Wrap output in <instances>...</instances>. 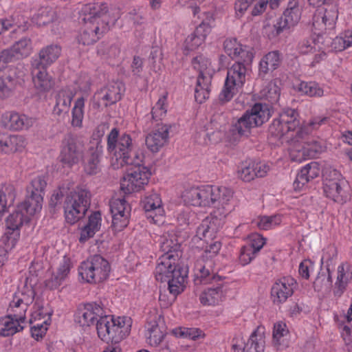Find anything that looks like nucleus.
<instances>
[{
    "label": "nucleus",
    "mask_w": 352,
    "mask_h": 352,
    "mask_svg": "<svg viewBox=\"0 0 352 352\" xmlns=\"http://www.w3.org/2000/svg\"><path fill=\"white\" fill-rule=\"evenodd\" d=\"M218 124L214 122L213 120L206 127V135L208 138V140L212 142H217L221 140L222 137V131Z\"/></svg>",
    "instance_id": "nucleus-57"
},
{
    "label": "nucleus",
    "mask_w": 352,
    "mask_h": 352,
    "mask_svg": "<svg viewBox=\"0 0 352 352\" xmlns=\"http://www.w3.org/2000/svg\"><path fill=\"white\" fill-rule=\"evenodd\" d=\"M61 54V47L58 45H50L42 48L38 53V58L32 61V65L41 68L47 67L54 63Z\"/></svg>",
    "instance_id": "nucleus-23"
},
{
    "label": "nucleus",
    "mask_w": 352,
    "mask_h": 352,
    "mask_svg": "<svg viewBox=\"0 0 352 352\" xmlns=\"http://www.w3.org/2000/svg\"><path fill=\"white\" fill-rule=\"evenodd\" d=\"M142 157H137L127 168L121 183L120 189L124 194H131L141 190L148 184L151 173L142 164Z\"/></svg>",
    "instance_id": "nucleus-10"
},
{
    "label": "nucleus",
    "mask_w": 352,
    "mask_h": 352,
    "mask_svg": "<svg viewBox=\"0 0 352 352\" xmlns=\"http://www.w3.org/2000/svg\"><path fill=\"white\" fill-rule=\"evenodd\" d=\"M32 74L35 87L40 91L50 90L54 85V81L47 74L46 68L43 69L36 65H32Z\"/></svg>",
    "instance_id": "nucleus-30"
},
{
    "label": "nucleus",
    "mask_w": 352,
    "mask_h": 352,
    "mask_svg": "<svg viewBox=\"0 0 352 352\" xmlns=\"http://www.w3.org/2000/svg\"><path fill=\"white\" fill-rule=\"evenodd\" d=\"M238 175L244 182H250L254 179L256 173L254 170V163H242L238 168Z\"/></svg>",
    "instance_id": "nucleus-52"
},
{
    "label": "nucleus",
    "mask_w": 352,
    "mask_h": 352,
    "mask_svg": "<svg viewBox=\"0 0 352 352\" xmlns=\"http://www.w3.org/2000/svg\"><path fill=\"white\" fill-rule=\"evenodd\" d=\"M201 206H211L214 209L197 227L196 236L200 239L212 240L223 227L226 216L232 210L230 204L232 192L226 187L206 186L202 187Z\"/></svg>",
    "instance_id": "nucleus-3"
},
{
    "label": "nucleus",
    "mask_w": 352,
    "mask_h": 352,
    "mask_svg": "<svg viewBox=\"0 0 352 352\" xmlns=\"http://www.w3.org/2000/svg\"><path fill=\"white\" fill-rule=\"evenodd\" d=\"M293 27V24L291 23L283 15L278 18L276 23L274 24V28L276 32V35L277 36L287 30H289Z\"/></svg>",
    "instance_id": "nucleus-63"
},
{
    "label": "nucleus",
    "mask_w": 352,
    "mask_h": 352,
    "mask_svg": "<svg viewBox=\"0 0 352 352\" xmlns=\"http://www.w3.org/2000/svg\"><path fill=\"white\" fill-rule=\"evenodd\" d=\"M263 95L272 104L278 102L280 96V90L278 86L275 84H269L263 90Z\"/></svg>",
    "instance_id": "nucleus-56"
},
{
    "label": "nucleus",
    "mask_w": 352,
    "mask_h": 352,
    "mask_svg": "<svg viewBox=\"0 0 352 352\" xmlns=\"http://www.w3.org/2000/svg\"><path fill=\"white\" fill-rule=\"evenodd\" d=\"M224 292L223 285L218 284L214 287H210L205 289L199 296V300L204 305H215L223 300Z\"/></svg>",
    "instance_id": "nucleus-33"
},
{
    "label": "nucleus",
    "mask_w": 352,
    "mask_h": 352,
    "mask_svg": "<svg viewBox=\"0 0 352 352\" xmlns=\"http://www.w3.org/2000/svg\"><path fill=\"white\" fill-rule=\"evenodd\" d=\"M71 268V261L69 258L64 256L59 265L56 272L52 273L51 276L45 280V287L54 290L59 288L63 281L67 277Z\"/></svg>",
    "instance_id": "nucleus-22"
},
{
    "label": "nucleus",
    "mask_w": 352,
    "mask_h": 352,
    "mask_svg": "<svg viewBox=\"0 0 352 352\" xmlns=\"http://www.w3.org/2000/svg\"><path fill=\"white\" fill-rule=\"evenodd\" d=\"M91 204V192L82 188L77 187L69 191L65 199L63 209L65 220L71 225L83 218Z\"/></svg>",
    "instance_id": "nucleus-8"
},
{
    "label": "nucleus",
    "mask_w": 352,
    "mask_h": 352,
    "mask_svg": "<svg viewBox=\"0 0 352 352\" xmlns=\"http://www.w3.org/2000/svg\"><path fill=\"white\" fill-rule=\"evenodd\" d=\"M239 88L241 87L233 85L226 79L223 88L219 96V100L222 102H227L230 101L237 93Z\"/></svg>",
    "instance_id": "nucleus-51"
},
{
    "label": "nucleus",
    "mask_w": 352,
    "mask_h": 352,
    "mask_svg": "<svg viewBox=\"0 0 352 352\" xmlns=\"http://www.w3.org/2000/svg\"><path fill=\"white\" fill-rule=\"evenodd\" d=\"M110 210L112 214L113 230L115 232L122 230L129 223V206L124 198L115 199L110 204Z\"/></svg>",
    "instance_id": "nucleus-15"
},
{
    "label": "nucleus",
    "mask_w": 352,
    "mask_h": 352,
    "mask_svg": "<svg viewBox=\"0 0 352 352\" xmlns=\"http://www.w3.org/2000/svg\"><path fill=\"white\" fill-rule=\"evenodd\" d=\"M192 65L199 72L195 89V98L198 103L201 104L209 98L210 93L212 78L208 70L210 62L203 55H199L192 59Z\"/></svg>",
    "instance_id": "nucleus-12"
},
{
    "label": "nucleus",
    "mask_w": 352,
    "mask_h": 352,
    "mask_svg": "<svg viewBox=\"0 0 352 352\" xmlns=\"http://www.w3.org/2000/svg\"><path fill=\"white\" fill-rule=\"evenodd\" d=\"M309 130L300 128L296 133L294 137H288L287 142L292 148L290 157L292 161L300 162L307 158L315 157L323 151V147L316 140L309 137Z\"/></svg>",
    "instance_id": "nucleus-6"
},
{
    "label": "nucleus",
    "mask_w": 352,
    "mask_h": 352,
    "mask_svg": "<svg viewBox=\"0 0 352 352\" xmlns=\"http://www.w3.org/2000/svg\"><path fill=\"white\" fill-rule=\"evenodd\" d=\"M271 116L270 106L267 104L256 103L247 110L236 122L232 126L233 134L239 137H248L251 129L261 126Z\"/></svg>",
    "instance_id": "nucleus-7"
},
{
    "label": "nucleus",
    "mask_w": 352,
    "mask_h": 352,
    "mask_svg": "<svg viewBox=\"0 0 352 352\" xmlns=\"http://www.w3.org/2000/svg\"><path fill=\"white\" fill-rule=\"evenodd\" d=\"M131 318L104 315L96 323L98 337L104 342L120 343L130 331Z\"/></svg>",
    "instance_id": "nucleus-5"
},
{
    "label": "nucleus",
    "mask_w": 352,
    "mask_h": 352,
    "mask_svg": "<svg viewBox=\"0 0 352 352\" xmlns=\"http://www.w3.org/2000/svg\"><path fill=\"white\" fill-rule=\"evenodd\" d=\"M69 189V184H63L54 190L49 202L50 212L55 213L62 208H63V199L65 200L67 197Z\"/></svg>",
    "instance_id": "nucleus-35"
},
{
    "label": "nucleus",
    "mask_w": 352,
    "mask_h": 352,
    "mask_svg": "<svg viewBox=\"0 0 352 352\" xmlns=\"http://www.w3.org/2000/svg\"><path fill=\"white\" fill-rule=\"evenodd\" d=\"M342 183L329 182L323 183V190L326 197L338 203L343 202Z\"/></svg>",
    "instance_id": "nucleus-41"
},
{
    "label": "nucleus",
    "mask_w": 352,
    "mask_h": 352,
    "mask_svg": "<svg viewBox=\"0 0 352 352\" xmlns=\"http://www.w3.org/2000/svg\"><path fill=\"white\" fill-rule=\"evenodd\" d=\"M296 280L290 277H283L277 280L271 289V296L275 304H280L287 300L294 293Z\"/></svg>",
    "instance_id": "nucleus-17"
},
{
    "label": "nucleus",
    "mask_w": 352,
    "mask_h": 352,
    "mask_svg": "<svg viewBox=\"0 0 352 352\" xmlns=\"http://www.w3.org/2000/svg\"><path fill=\"white\" fill-rule=\"evenodd\" d=\"M2 123L6 128L13 131L28 129L33 125L32 118L16 112H8L2 116Z\"/></svg>",
    "instance_id": "nucleus-20"
},
{
    "label": "nucleus",
    "mask_w": 352,
    "mask_h": 352,
    "mask_svg": "<svg viewBox=\"0 0 352 352\" xmlns=\"http://www.w3.org/2000/svg\"><path fill=\"white\" fill-rule=\"evenodd\" d=\"M164 327H160L155 322L148 329V343L151 346H157L164 339L166 332Z\"/></svg>",
    "instance_id": "nucleus-45"
},
{
    "label": "nucleus",
    "mask_w": 352,
    "mask_h": 352,
    "mask_svg": "<svg viewBox=\"0 0 352 352\" xmlns=\"http://www.w3.org/2000/svg\"><path fill=\"white\" fill-rule=\"evenodd\" d=\"M122 87L123 85L121 82H111L102 88L98 92V95L104 102V104L107 107L115 104L121 99Z\"/></svg>",
    "instance_id": "nucleus-29"
},
{
    "label": "nucleus",
    "mask_w": 352,
    "mask_h": 352,
    "mask_svg": "<svg viewBox=\"0 0 352 352\" xmlns=\"http://www.w3.org/2000/svg\"><path fill=\"white\" fill-rule=\"evenodd\" d=\"M323 183L329 182H344L342 175L336 169L331 167L325 168L323 171Z\"/></svg>",
    "instance_id": "nucleus-60"
},
{
    "label": "nucleus",
    "mask_w": 352,
    "mask_h": 352,
    "mask_svg": "<svg viewBox=\"0 0 352 352\" xmlns=\"http://www.w3.org/2000/svg\"><path fill=\"white\" fill-rule=\"evenodd\" d=\"M91 204V192L82 188L77 187L69 191L65 199L63 209L65 220L71 225L83 218Z\"/></svg>",
    "instance_id": "nucleus-9"
},
{
    "label": "nucleus",
    "mask_w": 352,
    "mask_h": 352,
    "mask_svg": "<svg viewBox=\"0 0 352 352\" xmlns=\"http://www.w3.org/2000/svg\"><path fill=\"white\" fill-rule=\"evenodd\" d=\"M105 313L103 308L96 302L85 304L78 309L75 315V320L81 327H89L104 317Z\"/></svg>",
    "instance_id": "nucleus-16"
},
{
    "label": "nucleus",
    "mask_w": 352,
    "mask_h": 352,
    "mask_svg": "<svg viewBox=\"0 0 352 352\" xmlns=\"http://www.w3.org/2000/svg\"><path fill=\"white\" fill-rule=\"evenodd\" d=\"M96 257V254L83 261L78 268L79 276L89 283H94L91 275L94 274L95 269Z\"/></svg>",
    "instance_id": "nucleus-44"
},
{
    "label": "nucleus",
    "mask_w": 352,
    "mask_h": 352,
    "mask_svg": "<svg viewBox=\"0 0 352 352\" xmlns=\"http://www.w3.org/2000/svg\"><path fill=\"white\" fill-rule=\"evenodd\" d=\"M210 32V27L208 23H201L195 30L188 36L184 42V49L192 51L198 48L204 41L206 36Z\"/></svg>",
    "instance_id": "nucleus-27"
},
{
    "label": "nucleus",
    "mask_w": 352,
    "mask_h": 352,
    "mask_svg": "<svg viewBox=\"0 0 352 352\" xmlns=\"http://www.w3.org/2000/svg\"><path fill=\"white\" fill-rule=\"evenodd\" d=\"M202 187H192L185 190L182 195L184 202L194 206H201Z\"/></svg>",
    "instance_id": "nucleus-46"
},
{
    "label": "nucleus",
    "mask_w": 352,
    "mask_h": 352,
    "mask_svg": "<svg viewBox=\"0 0 352 352\" xmlns=\"http://www.w3.org/2000/svg\"><path fill=\"white\" fill-rule=\"evenodd\" d=\"M320 174V168L318 162H312L303 168L296 175L294 182L295 190H300L310 180L318 177Z\"/></svg>",
    "instance_id": "nucleus-28"
},
{
    "label": "nucleus",
    "mask_w": 352,
    "mask_h": 352,
    "mask_svg": "<svg viewBox=\"0 0 352 352\" xmlns=\"http://www.w3.org/2000/svg\"><path fill=\"white\" fill-rule=\"evenodd\" d=\"M84 153V145L73 135L67 134L62 141L60 162L71 167L78 163Z\"/></svg>",
    "instance_id": "nucleus-13"
},
{
    "label": "nucleus",
    "mask_w": 352,
    "mask_h": 352,
    "mask_svg": "<svg viewBox=\"0 0 352 352\" xmlns=\"http://www.w3.org/2000/svg\"><path fill=\"white\" fill-rule=\"evenodd\" d=\"M19 59L20 58L14 52L12 47L3 50L0 54V71L6 67L7 63Z\"/></svg>",
    "instance_id": "nucleus-58"
},
{
    "label": "nucleus",
    "mask_w": 352,
    "mask_h": 352,
    "mask_svg": "<svg viewBox=\"0 0 352 352\" xmlns=\"http://www.w3.org/2000/svg\"><path fill=\"white\" fill-rule=\"evenodd\" d=\"M166 99V96L160 98L155 105L152 108L151 114L153 119L160 120L162 117L166 114V109L164 107Z\"/></svg>",
    "instance_id": "nucleus-62"
},
{
    "label": "nucleus",
    "mask_w": 352,
    "mask_h": 352,
    "mask_svg": "<svg viewBox=\"0 0 352 352\" xmlns=\"http://www.w3.org/2000/svg\"><path fill=\"white\" fill-rule=\"evenodd\" d=\"M23 329V327L10 315L0 320V335L2 336H13Z\"/></svg>",
    "instance_id": "nucleus-39"
},
{
    "label": "nucleus",
    "mask_w": 352,
    "mask_h": 352,
    "mask_svg": "<svg viewBox=\"0 0 352 352\" xmlns=\"http://www.w3.org/2000/svg\"><path fill=\"white\" fill-rule=\"evenodd\" d=\"M352 278V272L345 270L344 265L338 267V276L333 294L336 296H341L345 291L347 284Z\"/></svg>",
    "instance_id": "nucleus-38"
},
{
    "label": "nucleus",
    "mask_w": 352,
    "mask_h": 352,
    "mask_svg": "<svg viewBox=\"0 0 352 352\" xmlns=\"http://www.w3.org/2000/svg\"><path fill=\"white\" fill-rule=\"evenodd\" d=\"M225 52L232 58H239L247 64H250L253 59V54L247 46H243L234 38H227L223 43Z\"/></svg>",
    "instance_id": "nucleus-19"
},
{
    "label": "nucleus",
    "mask_w": 352,
    "mask_h": 352,
    "mask_svg": "<svg viewBox=\"0 0 352 352\" xmlns=\"http://www.w3.org/2000/svg\"><path fill=\"white\" fill-rule=\"evenodd\" d=\"M110 265L109 262L100 255L96 254L95 269L91 275L94 280V283H100L106 280L110 272Z\"/></svg>",
    "instance_id": "nucleus-36"
},
{
    "label": "nucleus",
    "mask_w": 352,
    "mask_h": 352,
    "mask_svg": "<svg viewBox=\"0 0 352 352\" xmlns=\"http://www.w3.org/2000/svg\"><path fill=\"white\" fill-rule=\"evenodd\" d=\"M297 50L301 54L314 53L316 50L314 39L311 38L302 39L298 44Z\"/></svg>",
    "instance_id": "nucleus-59"
},
{
    "label": "nucleus",
    "mask_w": 352,
    "mask_h": 352,
    "mask_svg": "<svg viewBox=\"0 0 352 352\" xmlns=\"http://www.w3.org/2000/svg\"><path fill=\"white\" fill-rule=\"evenodd\" d=\"M298 90L311 97L323 95V89L315 82H301L298 85Z\"/></svg>",
    "instance_id": "nucleus-49"
},
{
    "label": "nucleus",
    "mask_w": 352,
    "mask_h": 352,
    "mask_svg": "<svg viewBox=\"0 0 352 352\" xmlns=\"http://www.w3.org/2000/svg\"><path fill=\"white\" fill-rule=\"evenodd\" d=\"M12 47L19 58L26 57L31 52V40L28 38H23L15 42Z\"/></svg>",
    "instance_id": "nucleus-50"
},
{
    "label": "nucleus",
    "mask_w": 352,
    "mask_h": 352,
    "mask_svg": "<svg viewBox=\"0 0 352 352\" xmlns=\"http://www.w3.org/2000/svg\"><path fill=\"white\" fill-rule=\"evenodd\" d=\"M74 94L70 88L65 87L59 90L56 95V104L53 114L58 117L67 115L69 111Z\"/></svg>",
    "instance_id": "nucleus-24"
},
{
    "label": "nucleus",
    "mask_w": 352,
    "mask_h": 352,
    "mask_svg": "<svg viewBox=\"0 0 352 352\" xmlns=\"http://www.w3.org/2000/svg\"><path fill=\"white\" fill-rule=\"evenodd\" d=\"M141 206L145 211L146 217L151 218L155 222L157 221L155 217L162 215L164 212L162 208V200L157 193L145 196L141 201Z\"/></svg>",
    "instance_id": "nucleus-26"
},
{
    "label": "nucleus",
    "mask_w": 352,
    "mask_h": 352,
    "mask_svg": "<svg viewBox=\"0 0 352 352\" xmlns=\"http://www.w3.org/2000/svg\"><path fill=\"white\" fill-rule=\"evenodd\" d=\"M107 150L115 157L116 162H112L114 168L131 164L137 157H142L135 152L130 135H120L117 128L112 129L107 136Z\"/></svg>",
    "instance_id": "nucleus-4"
},
{
    "label": "nucleus",
    "mask_w": 352,
    "mask_h": 352,
    "mask_svg": "<svg viewBox=\"0 0 352 352\" xmlns=\"http://www.w3.org/2000/svg\"><path fill=\"white\" fill-rule=\"evenodd\" d=\"M325 5L324 12L321 17L322 21L325 26L332 27L338 17V1L330 0Z\"/></svg>",
    "instance_id": "nucleus-42"
},
{
    "label": "nucleus",
    "mask_w": 352,
    "mask_h": 352,
    "mask_svg": "<svg viewBox=\"0 0 352 352\" xmlns=\"http://www.w3.org/2000/svg\"><path fill=\"white\" fill-rule=\"evenodd\" d=\"M170 128V126L167 124L158 126L146 136V145L151 152H158L168 142Z\"/></svg>",
    "instance_id": "nucleus-18"
},
{
    "label": "nucleus",
    "mask_w": 352,
    "mask_h": 352,
    "mask_svg": "<svg viewBox=\"0 0 352 352\" xmlns=\"http://www.w3.org/2000/svg\"><path fill=\"white\" fill-rule=\"evenodd\" d=\"M282 63L279 51H272L265 55L259 63L258 76L264 78L266 74L278 69Z\"/></svg>",
    "instance_id": "nucleus-25"
},
{
    "label": "nucleus",
    "mask_w": 352,
    "mask_h": 352,
    "mask_svg": "<svg viewBox=\"0 0 352 352\" xmlns=\"http://www.w3.org/2000/svg\"><path fill=\"white\" fill-rule=\"evenodd\" d=\"M36 19L40 25H47L54 21V12L50 8H42L38 10Z\"/></svg>",
    "instance_id": "nucleus-53"
},
{
    "label": "nucleus",
    "mask_w": 352,
    "mask_h": 352,
    "mask_svg": "<svg viewBox=\"0 0 352 352\" xmlns=\"http://www.w3.org/2000/svg\"><path fill=\"white\" fill-rule=\"evenodd\" d=\"M298 113L294 109H284L279 113L277 118L273 120L268 128V133L277 140L285 138L287 142L288 137H294L293 133L300 129Z\"/></svg>",
    "instance_id": "nucleus-11"
},
{
    "label": "nucleus",
    "mask_w": 352,
    "mask_h": 352,
    "mask_svg": "<svg viewBox=\"0 0 352 352\" xmlns=\"http://www.w3.org/2000/svg\"><path fill=\"white\" fill-rule=\"evenodd\" d=\"M289 333L285 323L278 322L275 323L273 329V341L275 344H280L279 340Z\"/></svg>",
    "instance_id": "nucleus-61"
},
{
    "label": "nucleus",
    "mask_w": 352,
    "mask_h": 352,
    "mask_svg": "<svg viewBox=\"0 0 352 352\" xmlns=\"http://www.w3.org/2000/svg\"><path fill=\"white\" fill-rule=\"evenodd\" d=\"M35 293L32 288H27L25 292H21L16 294L13 300L10 303L11 311L19 309L20 307L23 310H27L29 304H30L34 297Z\"/></svg>",
    "instance_id": "nucleus-37"
},
{
    "label": "nucleus",
    "mask_w": 352,
    "mask_h": 352,
    "mask_svg": "<svg viewBox=\"0 0 352 352\" xmlns=\"http://www.w3.org/2000/svg\"><path fill=\"white\" fill-rule=\"evenodd\" d=\"M83 21L109 29V15L107 3L97 2L86 4L82 8Z\"/></svg>",
    "instance_id": "nucleus-14"
},
{
    "label": "nucleus",
    "mask_w": 352,
    "mask_h": 352,
    "mask_svg": "<svg viewBox=\"0 0 352 352\" xmlns=\"http://www.w3.org/2000/svg\"><path fill=\"white\" fill-rule=\"evenodd\" d=\"M210 266H206L201 262L196 264V272L194 282L195 285L207 284L212 280H216L217 277L211 274Z\"/></svg>",
    "instance_id": "nucleus-40"
},
{
    "label": "nucleus",
    "mask_w": 352,
    "mask_h": 352,
    "mask_svg": "<svg viewBox=\"0 0 352 352\" xmlns=\"http://www.w3.org/2000/svg\"><path fill=\"white\" fill-rule=\"evenodd\" d=\"M160 250L163 254L157 261L155 270L156 280L167 282L170 294L173 296L168 299L164 295L160 294L159 300L164 302V306H168L175 300L176 296L181 294L185 287L184 282L186 272L177 264L182 257L181 243L174 234L164 236L161 241Z\"/></svg>",
    "instance_id": "nucleus-1"
},
{
    "label": "nucleus",
    "mask_w": 352,
    "mask_h": 352,
    "mask_svg": "<svg viewBox=\"0 0 352 352\" xmlns=\"http://www.w3.org/2000/svg\"><path fill=\"white\" fill-rule=\"evenodd\" d=\"M102 153V146H91L85 164L84 169L87 175H96L100 172V157Z\"/></svg>",
    "instance_id": "nucleus-32"
},
{
    "label": "nucleus",
    "mask_w": 352,
    "mask_h": 352,
    "mask_svg": "<svg viewBox=\"0 0 352 352\" xmlns=\"http://www.w3.org/2000/svg\"><path fill=\"white\" fill-rule=\"evenodd\" d=\"M264 327L258 326L251 334L248 340L251 347H253L256 352H263L265 349V340L263 337Z\"/></svg>",
    "instance_id": "nucleus-48"
},
{
    "label": "nucleus",
    "mask_w": 352,
    "mask_h": 352,
    "mask_svg": "<svg viewBox=\"0 0 352 352\" xmlns=\"http://www.w3.org/2000/svg\"><path fill=\"white\" fill-rule=\"evenodd\" d=\"M246 65V63L241 60L236 61L228 69L226 80L241 88L245 82Z\"/></svg>",
    "instance_id": "nucleus-31"
},
{
    "label": "nucleus",
    "mask_w": 352,
    "mask_h": 352,
    "mask_svg": "<svg viewBox=\"0 0 352 352\" xmlns=\"http://www.w3.org/2000/svg\"><path fill=\"white\" fill-rule=\"evenodd\" d=\"M17 79L14 71L0 76V98L4 99L10 97L16 87Z\"/></svg>",
    "instance_id": "nucleus-34"
},
{
    "label": "nucleus",
    "mask_w": 352,
    "mask_h": 352,
    "mask_svg": "<svg viewBox=\"0 0 352 352\" xmlns=\"http://www.w3.org/2000/svg\"><path fill=\"white\" fill-rule=\"evenodd\" d=\"M283 15L295 26L300 19L301 8L298 0H290Z\"/></svg>",
    "instance_id": "nucleus-43"
},
{
    "label": "nucleus",
    "mask_w": 352,
    "mask_h": 352,
    "mask_svg": "<svg viewBox=\"0 0 352 352\" xmlns=\"http://www.w3.org/2000/svg\"><path fill=\"white\" fill-rule=\"evenodd\" d=\"M85 106V100L82 97L78 98L72 109V126L74 127L80 128L82 125V120L84 117L83 108Z\"/></svg>",
    "instance_id": "nucleus-47"
},
{
    "label": "nucleus",
    "mask_w": 352,
    "mask_h": 352,
    "mask_svg": "<svg viewBox=\"0 0 352 352\" xmlns=\"http://www.w3.org/2000/svg\"><path fill=\"white\" fill-rule=\"evenodd\" d=\"M46 186L45 176L38 175L27 186L25 200L6 219V231L1 239L3 244L8 248L15 246L20 236L19 228L24 223L29 222L30 216L41 210Z\"/></svg>",
    "instance_id": "nucleus-2"
},
{
    "label": "nucleus",
    "mask_w": 352,
    "mask_h": 352,
    "mask_svg": "<svg viewBox=\"0 0 352 352\" xmlns=\"http://www.w3.org/2000/svg\"><path fill=\"white\" fill-rule=\"evenodd\" d=\"M52 314L53 311L51 308L41 306L32 314V318L34 319V322L43 320V322H50Z\"/></svg>",
    "instance_id": "nucleus-54"
},
{
    "label": "nucleus",
    "mask_w": 352,
    "mask_h": 352,
    "mask_svg": "<svg viewBox=\"0 0 352 352\" xmlns=\"http://www.w3.org/2000/svg\"><path fill=\"white\" fill-rule=\"evenodd\" d=\"M280 222L281 217L280 215L264 216L260 219L257 225L262 230H268L280 224Z\"/></svg>",
    "instance_id": "nucleus-55"
},
{
    "label": "nucleus",
    "mask_w": 352,
    "mask_h": 352,
    "mask_svg": "<svg viewBox=\"0 0 352 352\" xmlns=\"http://www.w3.org/2000/svg\"><path fill=\"white\" fill-rule=\"evenodd\" d=\"M108 30L104 27L91 23V22H84L82 31L77 38L78 41L83 45H92L97 42Z\"/></svg>",
    "instance_id": "nucleus-21"
},
{
    "label": "nucleus",
    "mask_w": 352,
    "mask_h": 352,
    "mask_svg": "<svg viewBox=\"0 0 352 352\" xmlns=\"http://www.w3.org/2000/svg\"><path fill=\"white\" fill-rule=\"evenodd\" d=\"M256 253L247 245L243 246L240 251L239 261L243 265L250 263L256 256Z\"/></svg>",
    "instance_id": "nucleus-64"
}]
</instances>
